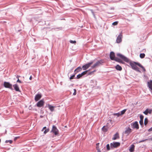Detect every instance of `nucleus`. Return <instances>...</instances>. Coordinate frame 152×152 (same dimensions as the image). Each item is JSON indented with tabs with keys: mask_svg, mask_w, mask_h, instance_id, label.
I'll return each instance as SVG.
<instances>
[{
	"mask_svg": "<svg viewBox=\"0 0 152 152\" xmlns=\"http://www.w3.org/2000/svg\"><path fill=\"white\" fill-rule=\"evenodd\" d=\"M140 64L139 63L136 62H131L129 64L131 66L132 68L139 72H140V71L139 70V68L137 67V65L138 66V64Z\"/></svg>",
	"mask_w": 152,
	"mask_h": 152,
	"instance_id": "f257e3e1",
	"label": "nucleus"
},
{
	"mask_svg": "<svg viewBox=\"0 0 152 152\" xmlns=\"http://www.w3.org/2000/svg\"><path fill=\"white\" fill-rule=\"evenodd\" d=\"M51 132L53 133L55 135H57L58 134V130L56 126L53 125V126Z\"/></svg>",
	"mask_w": 152,
	"mask_h": 152,
	"instance_id": "f03ea898",
	"label": "nucleus"
},
{
	"mask_svg": "<svg viewBox=\"0 0 152 152\" xmlns=\"http://www.w3.org/2000/svg\"><path fill=\"white\" fill-rule=\"evenodd\" d=\"M4 86L6 88H9L11 90H13L12 85L9 82H4Z\"/></svg>",
	"mask_w": 152,
	"mask_h": 152,
	"instance_id": "7ed1b4c3",
	"label": "nucleus"
},
{
	"mask_svg": "<svg viewBox=\"0 0 152 152\" xmlns=\"http://www.w3.org/2000/svg\"><path fill=\"white\" fill-rule=\"evenodd\" d=\"M94 61H91L90 62L83 65L82 66V68L83 70H86L88 69L91 65L93 64Z\"/></svg>",
	"mask_w": 152,
	"mask_h": 152,
	"instance_id": "20e7f679",
	"label": "nucleus"
},
{
	"mask_svg": "<svg viewBox=\"0 0 152 152\" xmlns=\"http://www.w3.org/2000/svg\"><path fill=\"white\" fill-rule=\"evenodd\" d=\"M120 143L119 142H114L110 144L111 148H116L120 145Z\"/></svg>",
	"mask_w": 152,
	"mask_h": 152,
	"instance_id": "39448f33",
	"label": "nucleus"
},
{
	"mask_svg": "<svg viewBox=\"0 0 152 152\" xmlns=\"http://www.w3.org/2000/svg\"><path fill=\"white\" fill-rule=\"evenodd\" d=\"M117 56L120 57L122 59L125 61L126 62H128L129 61V60L124 55L119 53H117Z\"/></svg>",
	"mask_w": 152,
	"mask_h": 152,
	"instance_id": "423d86ee",
	"label": "nucleus"
},
{
	"mask_svg": "<svg viewBox=\"0 0 152 152\" xmlns=\"http://www.w3.org/2000/svg\"><path fill=\"white\" fill-rule=\"evenodd\" d=\"M103 62L102 60H100L97 61L95 64H94L92 66V68L98 67L101 65Z\"/></svg>",
	"mask_w": 152,
	"mask_h": 152,
	"instance_id": "0eeeda50",
	"label": "nucleus"
},
{
	"mask_svg": "<svg viewBox=\"0 0 152 152\" xmlns=\"http://www.w3.org/2000/svg\"><path fill=\"white\" fill-rule=\"evenodd\" d=\"M132 127L133 129H138L139 128V125L137 121H135L134 123L131 124Z\"/></svg>",
	"mask_w": 152,
	"mask_h": 152,
	"instance_id": "6e6552de",
	"label": "nucleus"
},
{
	"mask_svg": "<svg viewBox=\"0 0 152 152\" xmlns=\"http://www.w3.org/2000/svg\"><path fill=\"white\" fill-rule=\"evenodd\" d=\"M122 33H120L119 34L117 37L116 40V42L118 43H119L121 42L122 41Z\"/></svg>",
	"mask_w": 152,
	"mask_h": 152,
	"instance_id": "1a4fd4ad",
	"label": "nucleus"
},
{
	"mask_svg": "<svg viewBox=\"0 0 152 152\" xmlns=\"http://www.w3.org/2000/svg\"><path fill=\"white\" fill-rule=\"evenodd\" d=\"M44 102L43 99L38 102L37 104V106L38 107H42L44 104Z\"/></svg>",
	"mask_w": 152,
	"mask_h": 152,
	"instance_id": "9d476101",
	"label": "nucleus"
},
{
	"mask_svg": "<svg viewBox=\"0 0 152 152\" xmlns=\"http://www.w3.org/2000/svg\"><path fill=\"white\" fill-rule=\"evenodd\" d=\"M132 132V129L128 127V128H126V130L124 132V133L128 135L130 133Z\"/></svg>",
	"mask_w": 152,
	"mask_h": 152,
	"instance_id": "9b49d317",
	"label": "nucleus"
},
{
	"mask_svg": "<svg viewBox=\"0 0 152 152\" xmlns=\"http://www.w3.org/2000/svg\"><path fill=\"white\" fill-rule=\"evenodd\" d=\"M88 71V70L85 71L82 73L81 74L77 75L76 78L77 79H79L82 76L86 74Z\"/></svg>",
	"mask_w": 152,
	"mask_h": 152,
	"instance_id": "f8f14e48",
	"label": "nucleus"
},
{
	"mask_svg": "<svg viewBox=\"0 0 152 152\" xmlns=\"http://www.w3.org/2000/svg\"><path fill=\"white\" fill-rule=\"evenodd\" d=\"M42 97L41 94H37L35 96L34 99L36 101L39 100Z\"/></svg>",
	"mask_w": 152,
	"mask_h": 152,
	"instance_id": "ddd939ff",
	"label": "nucleus"
},
{
	"mask_svg": "<svg viewBox=\"0 0 152 152\" xmlns=\"http://www.w3.org/2000/svg\"><path fill=\"white\" fill-rule=\"evenodd\" d=\"M13 87L15 91L18 92H20L18 84H14L13 85Z\"/></svg>",
	"mask_w": 152,
	"mask_h": 152,
	"instance_id": "4468645a",
	"label": "nucleus"
},
{
	"mask_svg": "<svg viewBox=\"0 0 152 152\" xmlns=\"http://www.w3.org/2000/svg\"><path fill=\"white\" fill-rule=\"evenodd\" d=\"M152 112L151 109H149L148 108L143 113L145 115H147L148 113L151 114Z\"/></svg>",
	"mask_w": 152,
	"mask_h": 152,
	"instance_id": "2eb2a0df",
	"label": "nucleus"
},
{
	"mask_svg": "<svg viewBox=\"0 0 152 152\" xmlns=\"http://www.w3.org/2000/svg\"><path fill=\"white\" fill-rule=\"evenodd\" d=\"M110 58L111 60H114L115 58V53L113 52H111L110 54Z\"/></svg>",
	"mask_w": 152,
	"mask_h": 152,
	"instance_id": "dca6fc26",
	"label": "nucleus"
},
{
	"mask_svg": "<svg viewBox=\"0 0 152 152\" xmlns=\"http://www.w3.org/2000/svg\"><path fill=\"white\" fill-rule=\"evenodd\" d=\"M48 106L49 109L51 112H53L54 111V108L55 107V106H53L50 104H48Z\"/></svg>",
	"mask_w": 152,
	"mask_h": 152,
	"instance_id": "f3484780",
	"label": "nucleus"
},
{
	"mask_svg": "<svg viewBox=\"0 0 152 152\" xmlns=\"http://www.w3.org/2000/svg\"><path fill=\"white\" fill-rule=\"evenodd\" d=\"M148 87L152 91V80L148 82Z\"/></svg>",
	"mask_w": 152,
	"mask_h": 152,
	"instance_id": "a211bd4d",
	"label": "nucleus"
},
{
	"mask_svg": "<svg viewBox=\"0 0 152 152\" xmlns=\"http://www.w3.org/2000/svg\"><path fill=\"white\" fill-rule=\"evenodd\" d=\"M134 145L132 144L130 146V148L129 149V151L130 152H133L134 151Z\"/></svg>",
	"mask_w": 152,
	"mask_h": 152,
	"instance_id": "6ab92c4d",
	"label": "nucleus"
},
{
	"mask_svg": "<svg viewBox=\"0 0 152 152\" xmlns=\"http://www.w3.org/2000/svg\"><path fill=\"white\" fill-rule=\"evenodd\" d=\"M119 136L118 133H116L114 135V136L112 138V139L113 140H115L119 138Z\"/></svg>",
	"mask_w": 152,
	"mask_h": 152,
	"instance_id": "aec40b11",
	"label": "nucleus"
},
{
	"mask_svg": "<svg viewBox=\"0 0 152 152\" xmlns=\"http://www.w3.org/2000/svg\"><path fill=\"white\" fill-rule=\"evenodd\" d=\"M114 60L119 63H121L123 64L124 63L123 61L121 60L118 58H115Z\"/></svg>",
	"mask_w": 152,
	"mask_h": 152,
	"instance_id": "412c9836",
	"label": "nucleus"
},
{
	"mask_svg": "<svg viewBox=\"0 0 152 152\" xmlns=\"http://www.w3.org/2000/svg\"><path fill=\"white\" fill-rule=\"evenodd\" d=\"M116 69L118 70L121 71L122 70L121 67L119 65H117L115 67Z\"/></svg>",
	"mask_w": 152,
	"mask_h": 152,
	"instance_id": "4be33fe9",
	"label": "nucleus"
},
{
	"mask_svg": "<svg viewBox=\"0 0 152 152\" xmlns=\"http://www.w3.org/2000/svg\"><path fill=\"white\" fill-rule=\"evenodd\" d=\"M82 69L80 66L78 67L75 70V73L78 72L82 70Z\"/></svg>",
	"mask_w": 152,
	"mask_h": 152,
	"instance_id": "5701e85b",
	"label": "nucleus"
},
{
	"mask_svg": "<svg viewBox=\"0 0 152 152\" xmlns=\"http://www.w3.org/2000/svg\"><path fill=\"white\" fill-rule=\"evenodd\" d=\"M138 64V66L141 67L142 69L143 70V71L144 72H145V69L144 68V67L142 65L140 64Z\"/></svg>",
	"mask_w": 152,
	"mask_h": 152,
	"instance_id": "b1692460",
	"label": "nucleus"
},
{
	"mask_svg": "<svg viewBox=\"0 0 152 152\" xmlns=\"http://www.w3.org/2000/svg\"><path fill=\"white\" fill-rule=\"evenodd\" d=\"M145 55L144 53H140V57L141 58H144L145 57Z\"/></svg>",
	"mask_w": 152,
	"mask_h": 152,
	"instance_id": "393cba45",
	"label": "nucleus"
},
{
	"mask_svg": "<svg viewBox=\"0 0 152 152\" xmlns=\"http://www.w3.org/2000/svg\"><path fill=\"white\" fill-rule=\"evenodd\" d=\"M126 110V109H125L121 111L120 113V114L121 115H123L125 113Z\"/></svg>",
	"mask_w": 152,
	"mask_h": 152,
	"instance_id": "a878e982",
	"label": "nucleus"
},
{
	"mask_svg": "<svg viewBox=\"0 0 152 152\" xmlns=\"http://www.w3.org/2000/svg\"><path fill=\"white\" fill-rule=\"evenodd\" d=\"M113 115L114 116H116L117 117H118L121 115L120 112H118L117 113H113Z\"/></svg>",
	"mask_w": 152,
	"mask_h": 152,
	"instance_id": "bb28decb",
	"label": "nucleus"
},
{
	"mask_svg": "<svg viewBox=\"0 0 152 152\" xmlns=\"http://www.w3.org/2000/svg\"><path fill=\"white\" fill-rule=\"evenodd\" d=\"M148 123V120L147 118H145L144 120V124L145 125L147 124Z\"/></svg>",
	"mask_w": 152,
	"mask_h": 152,
	"instance_id": "cd10ccee",
	"label": "nucleus"
},
{
	"mask_svg": "<svg viewBox=\"0 0 152 152\" xmlns=\"http://www.w3.org/2000/svg\"><path fill=\"white\" fill-rule=\"evenodd\" d=\"M49 131V129H46L44 131V134H45L47 133Z\"/></svg>",
	"mask_w": 152,
	"mask_h": 152,
	"instance_id": "c85d7f7f",
	"label": "nucleus"
},
{
	"mask_svg": "<svg viewBox=\"0 0 152 152\" xmlns=\"http://www.w3.org/2000/svg\"><path fill=\"white\" fill-rule=\"evenodd\" d=\"M106 148L107 150H109L110 149V146L109 144H107V145Z\"/></svg>",
	"mask_w": 152,
	"mask_h": 152,
	"instance_id": "c756f323",
	"label": "nucleus"
},
{
	"mask_svg": "<svg viewBox=\"0 0 152 152\" xmlns=\"http://www.w3.org/2000/svg\"><path fill=\"white\" fill-rule=\"evenodd\" d=\"M12 140H6V141H5V142L6 143H7L8 142H9L10 144L12 143Z\"/></svg>",
	"mask_w": 152,
	"mask_h": 152,
	"instance_id": "7c9ffc66",
	"label": "nucleus"
},
{
	"mask_svg": "<svg viewBox=\"0 0 152 152\" xmlns=\"http://www.w3.org/2000/svg\"><path fill=\"white\" fill-rule=\"evenodd\" d=\"M118 23V21L114 22L113 23L112 25H114V26L116 25H117Z\"/></svg>",
	"mask_w": 152,
	"mask_h": 152,
	"instance_id": "2f4dec72",
	"label": "nucleus"
},
{
	"mask_svg": "<svg viewBox=\"0 0 152 152\" xmlns=\"http://www.w3.org/2000/svg\"><path fill=\"white\" fill-rule=\"evenodd\" d=\"M140 120H143V118H144V116L143 115H140Z\"/></svg>",
	"mask_w": 152,
	"mask_h": 152,
	"instance_id": "473e14b6",
	"label": "nucleus"
},
{
	"mask_svg": "<svg viewBox=\"0 0 152 152\" xmlns=\"http://www.w3.org/2000/svg\"><path fill=\"white\" fill-rule=\"evenodd\" d=\"M75 76V75L71 76L70 77V79L71 80L73 79L74 78Z\"/></svg>",
	"mask_w": 152,
	"mask_h": 152,
	"instance_id": "72a5a7b5",
	"label": "nucleus"
},
{
	"mask_svg": "<svg viewBox=\"0 0 152 152\" xmlns=\"http://www.w3.org/2000/svg\"><path fill=\"white\" fill-rule=\"evenodd\" d=\"M74 92L73 93V95H75L76 94V89H74Z\"/></svg>",
	"mask_w": 152,
	"mask_h": 152,
	"instance_id": "f704fd0d",
	"label": "nucleus"
},
{
	"mask_svg": "<svg viewBox=\"0 0 152 152\" xmlns=\"http://www.w3.org/2000/svg\"><path fill=\"white\" fill-rule=\"evenodd\" d=\"M70 42L71 43L73 44L76 43V41H75L70 40Z\"/></svg>",
	"mask_w": 152,
	"mask_h": 152,
	"instance_id": "c9c22d12",
	"label": "nucleus"
},
{
	"mask_svg": "<svg viewBox=\"0 0 152 152\" xmlns=\"http://www.w3.org/2000/svg\"><path fill=\"white\" fill-rule=\"evenodd\" d=\"M139 123L141 125H142L143 124V120H140L139 121Z\"/></svg>",
	"mask_w": 152,
	"mask_h": 152,
	"instance_id": "e433bc0d",
	"label": "nucleus"
},
{
	"mask_svg": "<svg viewBox=\"0 0 152 152\" xmlns=\"http://www.w3.org/2000/svg\"><path fill=\"white\" fill-rule=\"evenodd\" d=\"M102 130L104 131H106L107 129L105 128V126H104L102 128Z\"/></svg>",
	"mask_w": 152,
	"mask_h": 152,
	"instance_id": "4c0bfd02",
	"label": "nucleus"
},
{
	"mask_svg": "<svg viewBox=\"0 0 152 152\" xmlns=\"http://www.w3.org/2000/svg\"><path fill=\"white\" fill-rule=\"evenodd\" d=\"M147 140V139L140 141L139 142V143H140V142H144L146 141Z\"/></svg>",
	"mask_w": 152,
	"mask_h": 152,
	"instance_id": "58836bf2",
	"label": "nucleus"
},
{
	"mask_svg": "<svg viewBox=\"0 0 152 152\" xmlns=\"http://www.w3.org/2000/svg\"><path fill=\"white\" fill-rule=\"evenodd\" d=\"M46 129V127L45 126L44 127L43 129H42V131H44V130H45V129Z\"/></svg>",
	"mask_w": 152,
	"mask_h": 152,
	"instance_id": "ea45409f",
	"label": "nucleus"
},
{
	"mask_svg": "<svg viewBox=\"0 0 152 152\" xmlns=\"http://www.w3.org/2000/svg\"><path fill=\"white\" fill-rule=\"evenodd\" d=\"M148 131V132L152 131V127L149 129Z\"/></svg>",
	"mask_w": 152,
	"mask_h": 152,
	"instance_id": "a19ab883",
	"label": "nucleus"
},
{
	"mask_svg": "<svg viewBox=\"0 0 152 152\" xmlns=\"http://www.w3.org/2000/svg\"><path fill=\"white\" fill-rule=\"evenodd\" d=\"M17 82H19V83H21V81L19 79H18V80H17Z\"/></svg>",
	"mask_w": 152,
	"mask_h": 152,
	"instance_id": "79ce46f5",
	"label": "nucleus"
},
{
	"mask_svg": "<svg viewBox=\"0 0 152 152\" xmlns=\"http://www.w3.org/2000/svg\"><path fill=\"white\" fill-rule=\"evenodd\" d=\"M97 152H101V151H100V150L99 149H97Z\"/></svg>",
	"mask_w": 152,
	"mask_h": 152,
	"instance_id": "37998d69",
	"label": "nucleus"
},
{
	"mask_svg": "<svg viewBox=\"0 0 152 152\" xmlns=\"http://www.w3.org/2000/svg\"><path fill=\"white\" fill-rule=\"evenodd\" d=\"M96 71L95 70H94L93 72H91L89 74V75H90L93 72H95Z\"/></svg>",
	"mask_w": 152,
	"mask_h": 152,
	"instance_id": "c03bdc74",
	"label": "nucleus"
},
{
	"mask_svg": "<svg viewBox=\"0 0 152 152\" xmlns=\"http://www.w3.org/2000/svg\"><path fill=\"white\" fill-rule=\"evenodd\" d=\"M19 77H20V76H19V75H17V76H16V78L18 79H19L18 78Z\"/></svg>",
	"mask_w": 152,
	"mask_h": 152,
	"instance_id": "a18cd8bd",
	"label": "nucleus"
},
{
	"mask_svg": "<svg viewBox=\"0 0 152 152\" xmlns=\"http://www.w3.org/2000/svg\"><path fill=\"white\" fill-rule=\"evenodd\" d=\"M29 79L30 80H31L32 79V77L31 76L30 77H29Z\"/></svg>",
	"mask_w": 152,
	"mask_h": 152,
	"instance_id": "49530a36",
	"label": "nucleus"
},
{
	"mask_svg": "<svg viewBox=\"0 0 152 152\" xmlns=\"http://www.w3.org/2000/svg\"><path fill=\"white\" fill-rule=\"evenodd\" d=\"M149 140H150L152 141V137L150 138Z\"/></svg>",
	"mask_w": 152,
	"mask_h": 152,
	"instance_id": "de8ad7c7",
	"label": "nucleus"
},
{
	"mask_svg": "<svg viewBox=\"0 0 152 152\" xmlns=\"http://www.w3.org/2000/svg\"><path fill=\"white\" fill-rule=\"evenodd\" d=\"M17 139V137H15L14 138V140H15Z\"/></svg>",
	"mask_w": 152,
	"mask_h": 152,
	"instance_id": "09e8293b",
	"label": "nucleus"
},
{
	"mask_svg": "<svg viewBox=\"0 0 152 152\" xmlns=\"http://www.w3.org/2000/svg\"><path fill=\"white\" fill-rule=\"evenodd\" d=\"M96 148V149H97H97H99V148L98 147H97Z\"/></svg>",
	"mask_w": 152,
	"mask_h": 152,
	"instance_id": "8fccbe9b",
	"label": "nucleus"
},
{
	"mask_svg": "<svg viewBox=\"0 0 152 152\" xmlns=\"http://www.w3.org/2000/svg\"><path fill=\"white\" fill-rule=\"evenodd\" d=\"M40 117L41 118H42V117H43V116H42V115H41V116H40Z\"/></svg>",
	"mask_w": 152,
	"mask_h": 152,
	"instance_id": "3c124183",
	"label": "nucleus"
},
{
	"mask_svg": "<svg viewBox=\"0 0 152 152\" xmlns=\"http://www.w3.org/2000/svg\"><path fill=\"white\" fill-rule=\"evenodd\" d=\"M99 143H96V145H98V144H99Z\"/></svg>",
	"mask_w": 152,
	"mask_h": 152,
	"instance_id": "603ef678",
	"label": "nucleus"
},
{
	"mask_svg": "<svg viewBox=\"0 0 152 152\" xmlns=\"http://www.w3.org/2000/svg\"><path fill=\"white\" fill-rule=\"evenodd\" d=\"M93 15H94V13L93 12Z\"/></svg>",
	"mask_w": 152,
	"mask_h": 152,
	"instance_id": "864d4df0",
	"label": "nucleus"
}]
</instances>
